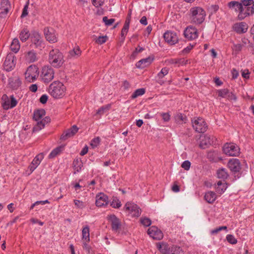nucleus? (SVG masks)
Instances as JSON below:
<instances>
[{
  "mask_svg": "<svg viewBox=\"0 0 254 254\" xmlns=\"http://www.w3.org/2000/svg\"><path fill=\"white\" fill-rule=\"evenodd\" d=\"M189 16L191 23L195 24H200L205 20L206 12L201 7H192L189 10Z\"/></svg>",
  "mask_w": 254,
  "mask_h": 254,
  "instance_id": "nucleus-1",
  "label": "nucleus"
},
{
  "mask_svg": "<svg viewBox=\"0 0 254 254\" xmlns=\"http://www.w3.org/2000/svg\"><path fill=\"white\" fill-rule=\"evenodd\" d=\"M48 60L51 65L57 68L61 67L64 63V56L58 49H53L50 51Z\"/></svg>",
  "mask_w": 254,
  "mask_h": 254,
  "instance_id": "nucleus-2",
  "label": "nucleus"
},
{
  "mask_svg": "<svg viewBox=\"0 0 254 254\" xmlns=\"http://www.w3.org/2000/svg\"><path fill=\"white\" fill-rule=\"evenodd\" d=\"M48 91L54 98H61L64 95L65 87L60 81H54L49 86Z\"/></svg>",
  "mask_w": 254,
  "mask_h": 254,
  "instance_id": "nucleus-3",
  "label": "nucleus"
},
{
  "mask_svg": "<svg viewBox=\"0 0 254 254\" xmlns=\"http://www.w3.org/2000/svg\"><path fill=\"white\" fill-rule=\"evenodd\" d=\"M30 40L31 45L34 48L41 50L44 48L45 43L42 36L39 31L36 30L32 31L31 32Z\"/></svg>",
  "mask_w": 254,
  "mask_h": 254,
  "instance_id": "nucleus-4",
  "label": "nucleus"
},
{
  "mask_svg": "<svg viewBox=\"0 0 254 254\" xmlns=\"http://www.w3.org/2000/svg\"><path fill=\"white\" fill-rule=\"evenodd\" d=\"M38 68L35 65L28 66L25 72V79L26 82L31 83L34 82L39 76Z\"/></svg>",
  "mask_w": 254,
  "mask_h": 254,
  "instance_id": "nucleus-5",
  "label": "nucleus"
},
{
  "mask_svg": "<svg viewBox=\"0 0 254 254\" xmlns=\"http://www.w3.org/2000/svg\"><path fill=\"white\" fill-rule=\"evenodd\" d=\"M193 129L197 132L203 133L207 129V126L204 120L200 117H194L191 120Z\"/></svg>",
  "mask_w": 254,
  "mask_h": 254,
  "instance_id": "nucleus-6",
  "label": "nucleus"
},
{
  "mask_svg": "<svg viewBox=\"0 0 254 254\" xmlns=\"http://www.w3.org/2000/svg\"><path fill=\"white\" fill-rule=\"evenodd\" d=\"M227 166L232 172L235 177L239 178L240 177V170H241V165L239 159L232 158L229 160Z\"/></svg>",
  "mask_w": 254,
  "mask_h": 254,
  "instance_id": "nucleus-7",
  "label": "nucleus"
},
{
  "mask_svg": "<svg viewBox=\"0 0 254 254\" xmlns=\"http://www.w3.org/2000/svg\"><path fill=\"white\" fill-rule=\"evenodd\" d=\"M54 70L50 66H44L42 69L41 77L44 83H49L54 77Z\"/></svg>",
  "mask_w": 254,
  "mask_h": 254,
  "instance_id": "nucleus-8",
  "label": "nucleus"
},
{
  "mask_svg": "<svg viewBox=\"0 0 254 254\" xmlns=\"http://www.w3.org/2000/svg\"><path fill=\"white\" fill-rule=\"evenodd\" d=\"M224 153L228 156H236L239 154L240 149L233 143H226L223 147Z\"/></svg>",
  "mask_w": 254,
  "mask_h": 254,
  "instance_id": "nucleus-9",
  "label": "nucleus"
},
{
  "mask_svg": "<svg viewBox=\"0 0 254 254\" xmlns=\"http://www.w3.org/2000/svg\"><path fill=\"white\" fill-rule=\"evenodd\" d=\"M124 209L132 217H138L141 214V209L133 203L127 202L125 205Z\"/></svg>",
  "mask_w": 254,
  "mask_h": 254,
  "instance_id": "nucleus-10",
  "label": "nucleus"
},
{
  "mask_svg": "<svg viewBox=\"0 0 254 254\" xmlns=\"http://www.w3.org/2000/svg\"><path fill=\"white\" fill-rule=\"evenodd\" d=\"M44 34L46 39L50 43H55L58 41L57 34L52 28L46 27L44 29Z\"/></svg>",
  "mask_w": 254,
  "mask_h": 254,
  "instance_id": "nucleus-11",
  "label": "nucleus"
},
{
  "mask_svg": "<svg viewBox=\"0 0 254 254\" xmlns=\"http://www.w3.org/2000/svg\"><path fill=\"white\" fill-rule=\"evenodd\" d=\"M147 234L154 240H160L163 238L162 232L155 226L149 227Z\"/></svg>",
  "mask_w": 254,
  "mask_h": 254,
  "instance_id": "nucleus-12",
  "label": "nucleus"
},
{
  "mask_svg": "<svg viewBox=\"0 0 254 254\" xmlns=\"http://www.w3.org/2000/svg\"><path fill=\"white\" fill-rule=\"evenodd\" d=\"M164 40L170 45H174L178 42L179 38L177 33L167 31L163 35Z\"/></svg>",
  "mask_w": 254,
  "mask_h": 254,
  "instance_id": "nucleus-13",
  "label": "nucleus"
},
{
  "mask_svg": "<svg viewBox=\"0 0 254 254\" xmlns=\"http://www.w3.org/2000/svg\"><path fill=\"white\" fill-rule=\"evenodd\" d=\"M184 35L188 40H194L198 37L197 30L193 26L188 27L184 31Z\"/></svg>",
  "mask_w": 254,
  "mask_h": 254,
  "instance_id": "nucleus-14",
  "label": "nucleus"
},
{
  "mask_svg": "<svg viewBox=\"0 0 254 254\" xmlns=\"http://www.w3.org/2000/svg\"><path fill=\"white\" fill-rule=\"evenodd\" d=\"M14 66V56L11 54H8L3 63L4 69L6 71H9L13 69Z\"/></svg>",
  "mask_w": 254,
  "mask_h": 254,
  "instance_id": "nucleus-15",
  "label": "nucleus"
},
{
  "mask_svg": "<svg viewBox=\"0 0 254 254\" xmlns=\"http://www.w3.org/2000/svg\"><path fill=\"white\" fill-rule=\"evenodd\" d=\"M96 205L97 207H102L108 204V196L104 193H100L96 196Z\"/></svg>",
  "mask_w": 254,
  "mask_h": 254,
  "instance_id": "nucleus-16",
  "label": "nucleus"
},
{
  "mask_svg": "<svg viewBox=\"0 0 254 254\" xmlns=\"http://www.w3.org/2000/svg\"><path fill=\"white\" fill-rule=\"evenodd\" d=\"M10 7V4L8 0H2L0 3V17H5Z\"/></svg>",
  "mask_w": 254,
  "mask_h": 254,
  "instance_id": "nucleus-17",
  "label": "nucleus"
},
{
  "mask_svg": "<svg viewBox=\"0 0 254 254\" xmlns=\"http://www.w3.org/2000/svg\"><path fill=\"white\" fill-rule=\"evenodd\" d=\"M79 128L76 126L73 125L71 128L65 130L62 135L61 139L65 140L67 138L73 136L78 131Z\"/></svg>",
  "mask_w": 254,
  "mask_h": 254,
  "instance_id": "nucleus-18",
  "label": "nucleus"
},
{
  "mask_svg": "<svg viewBox=\"0 0 254 254\" xmlns=\"http://www.w3.org/2000/svg\"><path fill=\"white\" fill-rule=\"evenodd\" d=\"M232 29L237 33H244L247 31L248 25L244 22L236 23L233 25Z\"/></svg>",
  "mask_w": 254,
  "mask_h": 254,
  "instance_id": "nucleus-19",
  "label": "nucleus"
},
{
  "mask_svg": "<svg viewBox=\"0 0 254 254\" xmlns=\"http://www.w3.org/2000/svg\"><path fill=\"white\" fill-rule=\"evenodd\" d=\"M109 220L111 222L113 230L117 231L121 226L119 219L114 214H113L109 216Z\"/></svg>",
  "mask_w": 254,
  "mask_h": 254,
  "instance_id": "nucleus-20",
  "label": "nucleus"
},
{
  "mask_svg": "<svg viewBox=\"0 0 254 254\" xmlns=\"http://www.w3.org/2000/svg\"><path fill=\"white\" fill-rule=\"evenodd\" d=\"M153 58H151L150 57L141 59L136 63V66L138 68H143L150 65L153 62Z\"/></svg>",
  "mask_w": 254,
  "mask_h": 254,
  "instance_id": "nucleus-21",
  "label": "nucleus"
},
{
  "mask_svg": "<svg viewBox=\"0 0 254 254\" xmlns=\"http://www.w3.org/2000/svg\"><path fill=\"white\" fill-rule=\"evenodd\" d=\"M211 144L210 136L208 135H202L200 137L199 147L202 149L207 148Z\"/></svg>",
  "mask_w": 254,
  "mask_h": 254,
  "instance_id": "nucleus-22",
  "label": "nucleus"
},
{
  "mask_svg": "<svg viewBox=\"0 0 254 254\" xmlns=\"http://www.w3.org/2000/svg\"><path fill=\"white\" fill-rule=\"evenodd\" d=\"M81 51L78 46H76L70 50L68 53V57L69 58H77L81 55Z\"/></svg>",
  "mask_w": 254,
  "mask_h": 254,
  "instance_id": "nucleus-23",
  "label": "nucleus"
},
{
  "mask_svg": "<svg viewBox=\"0 0 254 254\" xmlns=\"http://www.w3.org/2000/svg\"><path fill=\"white\" fill-rule=\"evenodd\" d=\"M207 158L210 161L217 162L221 160L218 155V153L215 151H209L207 154Z\"/></svg>",
  "mask_w": 254,
  "mask_h": 254,
  "instance_id": "nucleus-24",
  "label": "nucleus"
},
{
  "mask_svg": "<svg viewBox=\"0 0 254 254\" xmlns=\"http://www.w3.org/2000/svg\"><path fill=\"white\" fill-rule=\"evenodd\" d=\"M204 199L209 203H212L216 199V193L212 191H208L204 195Z\"/></svg>",
  "mask_w": 254,
  "mask_h": 254,
  "instance_id": "nucleus-25",
  "label": "nucleus"
},
{
  "mask_svg": "<svg viewBox=\"0 0 254 254\" xmlns=\"http://www.w3.org/2000/svg\"><path fill=\"white\" fill-rule=\"evenodd\" d=\"M26 60L29 63H34L38 60L37 54L33 50L29 51L25 56Z\"/></svg>",
  "mask_w": 254,
  "mask_h": 254,
  "instance_id": "nucleus-26",
  "label": "nucleus"
},
{
  "mask_svg": "<svg viewBox=\"0 0 254 254\" xmlns=\"http://www.w3.org/2000/svg\"><path fill=\"white\" fill-rule=\"evenodd\" d=\"M157 248L162 254H171V247L164 243H162L157 245Z\"/></svg>",
  "mask_w": 254,
  "mask_h": 254,
  "instance_id": "nucleus-27",
  "label": "nucleus"
},
{
  "mask_svg": "<svg viewBox=\"0 0 254 254\" xmlns=\"http://www.w3.org/2000/svg\"><path fill=\"white\" fill-rule=\"evenodd\" d=\"M175 122L179 124L186 123L188 120L187 116L182 113H177L174 116Z\"/></svg>",
  "mask_w": 254,
  "mask_h": 254,
  "instance_id": "nucleus-28",
  "label": "nucleus"
},
{
  "mask_svg": "<svg viewBox=\"0 0 254 254\" xmlns=\"http://www.w3.org/2000/svg\"><path fill=\"white\" fill-rule=\"evenodd\" d=\"M217 177L222 179L224 182L227 179L229 176L228 173L225 168H220L217 171Z\"/></svg>",
  "mask_w": 254,
  "mask_h": 254,
  "instance_id": "nucleus-29",
  "label": "nucleus"
},
{
  "mask_svg": "<svg viewBox=\"0 0 254 254\" xmlns=\"http://www.w3.org/2000/svg\"><path fill=\"white\" fill-rule=\"evenodd\" d=\"M30 37L31 33H30L27 28H25L22 30L19 34V38L23 42L26 41Z\"/></svg>",
  "mask_w": 254,
  "mask_h": 254,
  "instance_id": "nucleus-30",
  "label": "nucleus"
},
{
  "mask_svg": "<svg viewBox=\"0 0 254 254\" xmlns=\"http://www.w3.org/2000/svg\"><path fill=\"white\" fill-rule=\"evenodd\" d=\"M73 167L75 171L74 173L81 171L83 167V163L80 158H77L74 160L73 162Z\"/></svg>",
  "mask_w": 254,
  "mask_h": 254,
  "instance_id": "nucleus-31",
  "label": "nucleus"
},
{
  "mask_svg": "<svg viewBox=\"0 0 254 254\" xmlns=\"http://www.w3.org/2000/svg\"><path fill=\"white\" fill-rule=\"evenodd\" d=\"M227 188V184L225 182L219 181L217 182V187H216V191L219 193H223Z\"/></svg>",
  "mask_w": 254,
  "mask_h": 254,
  "instance_id": "nucleus-32",
  "label": "nucleus"
},
{
  "mask_svg": "<svg viewBox=\"0 0 254 254\" xmlns=\"http://www.w3.org/2000/svg\"><path fill=\"white\" fill-rule=\"evenodd\" d=\"M45 115V111L44 109L37 110L34 112L33 119L36 121L42 120L41 119Z\"/></svg>",
  "mask_w": 254,
  "mask_h": 254,
  "instance_id": "nucleus-33",
  "label": "nucleus"
},
{
  "mask_svg": "<svg viewBox=\"0 0 254 254\" xmlns=\"http://www.w3.org/2000/svg\"><path fill=\"white\" fill-rule=\"evenodd\" d=\"M228 6L231 9H235L236 11H238L243 8L240 2L236 1H231L228 3Z\"/></svg>",
  "mask_w": 254,
  "mask_h": 254,
  "instance_id": "nucleus-34",
  "label": "nucleus"
},
{
  "mask_svg": "<svg viewBox=\"0 0 254 254\" xmlns=\"http://www.w3.org/2000/svg\"><path fill=\"white\" fill-rule=\"evenodd\" d=\"M20 47V44L18 39H14L10 45V48L11 50L14 53H16L19 50Z\"/></svg>",
  "mask_w": 254,
  "mask_h": 254,
  "instance_id": "nucleus-35",
  "label": "nucleus"
},
{
  "mask_svg": "<svg viewBox=\"0 0 254 254\" xmlns=\"http://www.w3.org/2000/svg\"><path fill=\"white\" fill-rule=\"evenodd\" d=\"M82 239L86 242L90 241L89 238V227L88 226L84 227L82 231Z\"/></svg>",
  "mask_w": 254,
  "mask_h": 254,
  "instance_id": "nucleus-36",
  "label": "nucleus"
},
{
  "mask_svg": "<svg viewBox=\"0 0 254 254\" xmlns=\"http://www.w3.org/2000/svg\"><path fill=\"white\" fill-rule=\"evenodd\" d=\"M110 205L114 208H119L122 206V203L117 197L113 196Z\"/></svg>",
  "mask_w": 254,
  "mask_h": 254,
  "instance_id": "nucleus-37",
  "label": "nucleus"
},
{
  "mask_svg": "<svg viewBox=\"0 0 254 254\" xmlns=\"http://www.w3.org/2000/svg\"><path fill=\"white\" fill-rule=\"evenodd\" d=\"M145 92L144 88H139L136 89L131 95V98L133 99L137 98L138 96L143 95Z\"/></svg>",
  "mask_w": 254,
  "mask_h": 254,
  "instance_id": "nucleus-38",
  "label": "nucleus"
},
{
  "mask_svg": "<svg viewBox=\"0 0 254 254\" xmlns=\"http://www.w3.org/2000/svg\"><path fill=\"white\" fill-rule=\"evenodd\" d=\"M44 155L43 153H39L34 158L32 162L34 165L38 166L42 159L44 158Z\"/></svg>",
  "mask_w": 254,
  "mask_h": 254,
  "instance_id": "nucleus-39",
  "label": "nucleus"
},
{
  "mask_svg": "<svg viewBox=\"0 0 254 254\" xmlns=\"http://www.w3.org/2000/svg\"><path fill=\"white\" fill-rule=\"evenodd\" d=\"M2 99L5 100V101L2 104L3 108L5 110H8L10 109V100L8 98L7 96L5 95H4L2 96Z\"/></svg>",
  "mask_w": 254,
  "mask_h": 254,
  "instance_id": "nucleus-40",
  "label": "nucleus"
},
{
  "mask_svg": "<svg viewBox=\"0 0 254 254\" xmlns=\"http://www.w3.org/2000/svg\"><path fill=\"white\" fill-rule=\"evenodd\" d=\"M171 254H184V253L180 247L173 246L171 247Z\"/></svg>",
  "mask_w": 254,
  "mask_h": 254,
  "instance_id": "nucleus-41",
  "label": "nucleus"
},
{
  "mask_svg": "<svg viewBox=\"0 0 254 254\" xmlns=\"http://www.w3.org/2000/svg\"><path fill=\"white\" fill-rule=\"evenodd\" d=\"M169 68L165 67L162 68L161 71L157 74V77L158 79H162L165 75H167L169 73Z\"/></svg>",
  "mask_w": 254,
  "mask_h": 254,
  "instance_id": "nucleus-42",
  "label": "nucleus"
},
{
  "mask_svg": "<svg viewBox=\"0 0 254 254\" xmlns=\"http://www.w3.org/2000/svg\"><path fill=\"white\" fill-rule=\"evenodd\" d=\"M45 126V123L42 120L37 121V124L33 128V131H38L44 127Z\"/></svg>",
  "mask_w": 254,
  "mask_h": 254,
  "instance_id": "nucleus-43",
  "label": "nucleus"
},
{
  "mask_svg": "<svg viewBox=\"0 0 254 254\" xmlns=\"http://www.w3.org/2000/svg\"><path fill=\"white\" fill-rule=\"evenodd\" d=\"M62 147H58L54 149L49 155V158L51 159L55 157L57 155H58L62 151Z\"/></svg>",
  "mask_w": 254,
  "mask_h": 254,
  "instance_id": "nucleus-44",
  "label": "nucleus"
},
{
  "mask_svg": "<svg viewBox=\"0 0 254 254\" xmlns=\"http://www.w3.org/2000/svg\"><path fill=\"white\" fill-rule=\"evenodd\" d=\"M21 81L19 78L15 79L9 82L10 85L14 89H16L21 85Z\"/></svg>",
  "mask_w": 254,
  "mask_h": 254,
  "instance_id": "nucleus-45",
  "label": "nucleus"
},
{
  "mask_svg": "<svg viewBox=\"0 0 254 254\" xmlns=\"http://www.w3.org/2000/svg\"><path fill=\"white\" fill-rule=\"evenodd\" d=\"M128 28H129L128 22L127 23L125 22V23L124 25V27L121 31V37L123 40H124L125 37L128 32Z\"/></svg>",
  "mask_w": 254,
  "mask_h": 254,
  "instance_id": "nucleus-46",
  "label": "nucleus"
},
{
  "mask_svg": "<svg viewBox=\"0 0 254 254\" xmlns=\"http://www.w3.org/2000/svg\"><path fill=\"white\" fill-rule=\"evenodd\" d=\"M141 223L145 227L149 226L151 224V220L147 217H142L140 219Z\"/></svg>",
  "mask_w": 254,
  "mask_h": 254,
  "instance_id": "nucleus-47",
  "label": "nucleus"
},
{
  "mask_svg": "<svg viewBox=\"0 0 254 254\" xmlns=\"http://www.w3.org/2000/svg\"><path fill=\"white\" fill-rule=\"evenodd\" d=\"M242 47L243 45L241 44H234L232 47V49L233 51L235 52V54H237L242 50Z\"/></svg>",
  "mask_w": 254,
  "mask_h": 254,
  "instance_id": "nucleus-48",
  "label": "nucleus"
},
{
  "mask_svg": "<svg viewBox=\"0 0 254 254\" xmlns=\"http://www.w3.org/2000/svg\"><path fill=\"white\" fill-rule=\"evenodd\" d=\"M74 203L76 207L80 209H83L86 207V204L84 202H82V201L74 199L73 200Z\"/></svg>",
  "mask_w": 254,
  "mask_h": 254,
  "instance_id": "nucleus-49",
  "label": "nucleus"
},
{
  "mask_svg": "<svg viewBox=\"0 0 254 254\" xmlns=\"http://www.w3.org/2000/svg\"><path fill=\"white\" fill-rule=\"evenodd\" d=\"M217 92L218 96L222 98L226 97L229 93V90L227 89L219 90Z\"/></svg>",
  "mask_w": 254,
  "mask_h": 254,
  "instance_id": "nucleus-50",
  "label": "nucleus"
},
{
  "mask_svg": "<svg viewBox=\"0 0 254 254\" xmlns=\"http://www.w3.org/2000/svg\"><path fill=\"white\" fill-rule=\"evenodd\" d=\"M226 239L227 241L231 244H236L237 243V239L232 235H227L226 236Z\"/></svg>",
  "mask_w": 254,
  "mask_h": 254,
  "instance_id": "nucleus-51",
  "label": "nucleus"
},
{
  "mask_svg": "<svg viewBox=\"0 0 254 254\" xmlns=\"http://www.w3.org/2000/svg\"><path fill=\"white\" fill-rule=\"evenodd\" d=\"M239 13L238 16V18L239 20H243L247 16H249V13H246L244 11V8L239 10Z\"/></svg>",
  "mask_w": 254,
  "mask_h": 254,
  "instance_id": "nucleus-52",
  "label": "nucleus"
},
{
  "mask_svg": "<svg viewBox=\"0 0 254 254\" xmlns=\"http://www.w3.org/2000/svg\"><path fill=\"white\" fill-rule=\"evenodd\" d=\"M100 142V138L99 137H96L92 139L90 145L93 147H97Z\"/></svg>",
  "mask_w": 254,
  "mask_h": 254,
  "instance_id": "nucleus-53",
  "label": "nucleus"
},
{
  "mask_svg": "<svg viewBox=\"0 0 254 254\" xmlns=\"http://www.w3.org/2000/svg\"><path fill=\"white\" fill-rule=\"evenodd\" d=\"M103 21L105 22L106 25L110 26L115 22V19L111 18L109 19L107 16H104L103 18Z\"/></svg>",
  "mask_w": 254,
  "mask_h": 254,
  "instance_id": "nucleus-54",
  "label": "nucleus"
},
{
  "mask_svg": "<svg viewBox=\"0 0 254 254\" xmlns=\"http://www.w3.org/2000/svg\"><path fill=\"white\" fill-rule=\"evenodd\" d=\"M240 3L242 4L244 8H246L247 6L252 5L253 3V0H242Z\"/></svg>",
  "mask_w": 254,
  "mask_h": 254,
  "instance_id": "nucleus-55",
  "label": "nucleus"
},
{
  "mask_svg": "<svg viewBox=\"0 0 254 254\" xmlns=\"http://www.w3.org/2000/svg\"><path fill=\"white\" fill-rule=\"evenodd\" d=\"M163 120L165 122H169L170 120L171 115L169 113H162L160 114Z\"/></svg>",
  "mask_w": 254,
  "mask_h": 254,
  "instance_id": "nucleus-56",
  "label": "nucleus"
},
{
  "mask_svg": "<svg viewBox=\"0 0 254 254\" xmlns=\"http://www.w3.org/2000/svg\"><path fill=\"white\" fill-rule=\"evenodd\" d=\"M191 163L189 160H186L183 162L181 167L185 170H189L190 168Z\"/></svg>",
  "mask_w": 254,
  "mask_h": 254,
  "instance_id": "nucleus-57",
  "label": "nucleus"
},
{
  "mask_svg": "<svg viewBox=\"0 0 254 254\" xmlns=\"http://www.w3.org/2000/svg\"><path fill=\"white\" fill-rule=\"evenodd\" d=\"M107 36H99L96 40V42L99 44H102L106 42L107 40Z\"/></svg>",
  "mask_w": 254,
  "mask_h": 254,
  "instance_id": "nucleus-58",
  "label": "nucleus"
},
{
  "mask_svg": "<svg viewBox=\"0 0 254 254\" xmlns=\"http://www.w3.org/2000/svg\"><path fill=\"white\" fill-rule=\"evenodd\" d=\"M219 9V6L218 5H212L209 8V10L210 14L212 15L216 13Z\"/></svg>",
  "mask_w": 254,
  "mask_h": 254,
  "instance_id": "nucleus-59",
  "label": "nucleus"
},
{
  "mask_svg": "<svg viewBox=\"0 0 254 254\" xmlns=\"http://www.w3.org/2000/svg\"><path fill=\"white\" fill-rule=\"evenodd\" d=\"M92 2L95 7H98L103 4L104 0H92Z\"/></svg>",
  "mask_w": 254,
  "mask_h": 254,
  "instance_id": "nucleus-60",
  "label": "nucleus"
},
{
  "mask_svg": "<svg viewBox=\"0 0 254 254\" xmlns=\"http://www.w3.org/2000/svg\"><path fill=\"white\" fill-rule=\"evenodd\" d=\"M109 109V107L108 106H103L100 108L97 111L96 113L99 115H103L106 111Z\"/></svg>",
  "mask_w": 254,
  "mask_h": 254,
  "instance_id": "nucleus-61",
  "label": "nucleus"
},
{
  "mask_svg": "<svg viewBox=\"0 0 254 254\" xmlns=\"http://www.w3.org/2000/svg\"><path fill=\"white\" fill-rule=\"evenodd\" d=\"M17 104V102L16 100L14 98L13 96H11L10 97V108H12L16 106Z\"/></svg>",
  "mask_w": 254,
  "mask_h": 254,
  "instance_id": "nucleus-62",
  "label": "nucleus"
},
{
  "mask_svg": "<svg viewBox=\"0 0 254 254\" xmlns=\"http://www.w3.org/2000/svg\"><path fill=\"white\" fill-rule=\"evenodd\" d=\"M28 3H27L25 5V6L23 9L22 13L21 15V18L24 17L28 15Z\"/></svg>",
  "mask_w": 254,
  "mask_h": 254,
  "instance_id": "nucleus-63",
  "label": "nucleus"
},
{
  "mask_svg": "<svg viewBox=\"0 0 254 254\" xmlns=\"http://www.w3.org/2000/svg\"><path fill=\"white\" fill-rule=\"evenodd\" d=\"M144 50V48L140 47L139 46H138L137 47L135 48V50L132 53V56H135L138 53H141Z\"/></svg>",
  "mask_w": 254,
  "mask_h": 254,
  "instance_id": "nucleus-64",
  "label": "nucleus"
}]
</instances>
